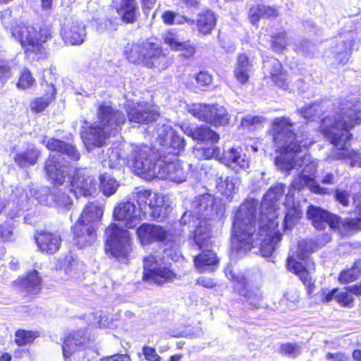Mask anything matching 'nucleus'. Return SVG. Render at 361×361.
Instances as JSON below:
<instances>
[{
  "mask_svg": "<svg viewBox=\"0 0 361 361\" xmlns=\"http://www.w3.org/2000/svg\"><path fill=\"white\" fill-rule=\"evenodd\" d=\"M293 123L288 118L280 117L273 121L274 140L281 154L275 159L276 167L289 173L292 169H302L290 185V188L300 190L305 186L316 194H324L327 188L320 187L315 180L318 164L310 154L300 155L302 147L314 143L307 138L298 140L292 130Z\"/></svg>",
  "mask_w": 361,
  "mask_h": 361,
  "instance_id": "2",
  "label": "nucleus"
},
{
  "mask_svg": "<svg viewBox=\"0 0 361 361\" xmlns=\"http://www.w3.org/2000/svg\"><path fill=\"white\" fill-rule=\"evenodd\" d=\"M226 276L234 281L235 284V289L239 294L245 296L250 305L255 307H259L262 303V295L258 289H248L246 279L244 275H236L233 269L231 267H228L225 269Z\"/></svg>",
  "mask_w": 361,
  "mask_h": 361,
  "instance_id": "14",
  "label": "nucleus"
},
{
  "mask_svg": "<svg viewBox=\"0 0 361 361\" xmlns=\"http://www.w3.org/2000/svg\"><path fill=\"white\" fill-rule=\"evenodd\" d=\"M335 300L343 307H350L353 302V298L348 292H338L335 296Z\"/></svg>",
  "mask_w": 361,
  "mask_h": 361,
  "instance_id": "54",
  "label": "nucleus"
},
{
  "mask_svg": "<svg viewBox=\"0 0 361 361\" xmlns=\"http://www.w3.org/2000/svg\"><path fill=\"white\" fill-rule=\"evenodd\" d=\"M285 192V185L278 183L266 193L262 202V212L257 219L255 207L252 202L243 204L237 211L233 224L231 243L236 250H250L259 245L261 254L271 256L281 240V233L277 230L282 214L276 201Z\"/></svg>",
  "mask_w": 361,
  "mask_h": 361,
  "instance_id": "1",
  "label": "nucleus"
},
{
  "mask_svg": "<svg viewBox=\"0 0 361 361\" xmlns=\"http://www.w3.org/2000/svg\"><path fill=\"white\" fill-rule=\"evenodd\" d=\"M197 282L198 284L206 288H213L216 286L215 282L212 279L207 277H200L197 279Z\"/></svg>",
  "mask_w": 361,
  "mask_h": 361,
  "instance_id": "63",
  "label": "nucleus"
},
{
  "mask_svg": "<svg viewBox=\"0 0 361 361\" xmlns=\"http://www.w3.org/2000/svg\"><path fill=\"white\" fill-rule=\"evenodd\" d=\"M124 54L130 62L147 68H160L165 59L161 48L149 40L128 44Z\"/></svg>",
  "mask_w": 361,
  "mask_h": 361,
  "instance_id": "7",
  "label": "nucleus"
},
{
  "mask_svg": "<svg viewBox=\"0 0 361 361\" xmlns=\"http://www.w3.org/2000/svg\"><path fill=\"white\" fill-rule=\"evenodd\" d=\"M252 69V61L245 54L238 56L234 70L235 79L241 84H245L250 78V73Z\"/></svg>",
  "mask_w": 361,
  "mask_h": 361,
  "instance_id": "33",
  "label": "nucleus"
},
{
  "mask_svg": "<svg viewBox=\"0 0 361 361\" xmlns=\"http://www.w3.org/2000/svg\"><path fill=\"white\" fill-rule=\"evenodd\" d=\"M240 185V180L237 176H229L221 178L216 185L218 191L227 199L231 197Z\"/></svg>",
  "mask_w": 361,
  "mask_h": 361,
  "instance_id": "40",
  "label": "nucleus"
},
{
  "mask_svg": "<svg viewBox=\"0 0 361 361\" xmlns=\"http://www.w3.org/2000/svg\"><path fill=\"white\" fill-rule=\"evenodd\" d=\"M11 75V68L9 63L0 59V83H5Z\"/></svg>",
  "mask_w": 361,
  "mask_h": 361,
  "instance_id": "53",
  "label": "nucleus"
},
{
  "mask_svg": "<svg viewBox=\"0 0 361 361\" xmlns=\"http://www.w3.org/2000/svg\"><path fill=\"white\" fill-rule=\"evenodd\" d=\"M41 86L44 89V96L36 98L30 104L32 111L35 112L44 111L55 98L56 89L53 84L44 82Z\"/></svg>",
  "mask_w": 361,
  "mask_h": 361,
  "instance_id": "32",
  "label": "nucleus"
},
{
  "mask_svg": "<svg viewBox=\"0 0 361 361\" xmlns=\"http://www.w3.org/2000/svg\"><path fill=\"white\" fill-rule=\"evenodd\" d=\"M16 285L22 290L34 295L40 290L41 279L37 271L34 270L28 273L25 278L16 281Z\"/></svg>",
  "mask_w": 361,
  "mask_h": 361,
  "instance_id": "37",
  "label": "nucleus"
},
{
  "mask_svg": "<svg viewBox=\"0 0 361 361\" xmlns=\"http://www.w3.org/2000/svg\"><path fill=\"white\" fill-rule=\"evenodd\" d=\"M37 337L36 332L19 329L15 334V342L19 346L25 345L32 342Z\"/></svg>",
  "mask_w": 361,
  "mask_h": 361,
  "instance_id": "47",
  "label": "nucleus"
},
{
  "mask_svg": "<svg viewBox=\"0 0 361 361\" xmlns=\"http://www.w3.org/2000/svg\"><path fill=\"white\" fill-rule=\"evenodd\" d=\"M288 44V39L284 32H279L272 37L271 47L277 51H282Z\"/></svg>",
  "mask_w": 361,
  "mask_h": 361,
  "instance_id": "52",
  "label": "nucleus"
},
{
  "mask_svg": "<svg viewBox=\"0 0 361 361\" xmlns=\"http://www.w3.org/2000/svg\"><path fill=\"white\" fill-rule=\"evenodd\" d=\"M101 361H131L128 355H114L102 358Z\"/></svg>",
  "mask_w": 361,
  "mask_h": 361,
  "instance_id": "62",
  "label": "nucleus"
},
{
  "mask_svg": "<svg viewBox=\"0 0 361 361\" xmlns=\"http://www.w3.org/2000/svg\"><path fill=\"white\" fill-rule=\"evenodd\" d=\"M46 147L49 150L66 154L73 160L77 161L80 159V154L73 146L66 144L59 140L49 139L46 143Z\"/></svg>",
  "mask_w": 361,
  "mask_h": 361,
  "instance_id": "38",
  "label": "nucleus"
},
{
  "mask_svg": "<svg viewBox=\"0 0 361 361\" xmlns=\"http://www.w3.org/2000/svg\"><path fill=\"white\" fill-rule=\"evenodd\" d=\"M142 353L147 361H160V357L157 355L154 348L144 346L142 348Z\"/></svg>",
  "mask_w": 361,
  "mask_h": 361,
  "instance_id": "57",
  "label": "nucleus"
},
{
  "mask_svg": "<svg viewBox=\"0 0 361 361\" xmlns=\"http://www.w3.org/2000/svg\"><path fill=\"white\" fill-rule=\"evenodd\" d=\"M71 190L76 197L91 196L96 191V183L89 171L79 169L72 178Z\"/></svg>",
  "mask_w": 361,
  "mask_h": 361,
  "instance_id": "16",
  "label": "nucleus"
},
{
  "mask_svg": "<svg viewBox=\"0 0 361 361\" xmlns=\"http://www.w3.org/2000/svg\"><path fill=\"white\" fill-rule=\"evenodd\" d=\"M317 111V106L315 104H312L308 106H305L302 108L300 110V113L302 117L306 119H310L312 116H314Z\"/></svg>",
  "mask_w": 361,
  "mask_h": 361,
  "instance_id": "59",
  "label": "nucleus"
},
{
  "mask_svg": "<svg viewBox=\"0 0 361 361\" xmlns=\"http://www.w3.org/2000/svg\"><path fill=\"white\" fill-rule=\"evenodd\" d=\"M105 235L106 253L119 262H127L132 250L129 232L114 224L106 229Z\"/></svg>",
  "mask_w": 361,
  "mask_h": 361,
  "instance_id": "9",
  "label": "nucleus"
},
{
  "mask_svg": "<svg viewBox=\"0 0 361 361\" xmlns=\"http://www.w3.org/2000/svg\"><path fill=\"white\" fill-rule=\"evenodd\" d=\"M44 194L46 195V197L44 199L42 197L39 198V202L42 204L51 206V204L49 202V200H54V206L57 207L67 208L72 204L71 197L64 192H59L55 195H52L48 193L47 190H44Z\"/></svg>",
  "mask_w": 361,
  "mask_h": 361,
  "instance_id": "42",
  "label": "nucleus"
},
{
  "mask_svg": "<svg viewBox=\"0 0 361 361\" xmlns=\"http://www.w3.org/2000/svg\"><path fill=\"white\" fill-rule=\"evenodd\" d=\"M103 212L102 206L90 202L83 209L77 223L83 225H91L96 229V224L101 220Z\"/></svg>",
  "mask_w": 361,
  "mask_h": 361,
  "instance_id": "28",
  "label": "nucleus"
},
{
  "mask_svg": "<svg viewBox=\"0 0 361 361\" xmlns=\"http://www.w3.org/2000/svg\"><path fill=\"white\" fill-rule=\"evenodd\" d=\"M264 121L262 116L248 115L242 119L241 126L254 130L259 127Z\"/></svg>",
  "mask_w": 361,
  "mask_h": 361,
  "instance_id": "51",
  "label": "nucleus"
},
{
  "mask_svg": "<svg viewBox=\"0 0 361 361\" xmlns=\"http://www.w3.org/2000/svg\"><path fill=\"white\" fill-rule=\"evenodd\" d=\"M196 82L201 86H207L212 81V76L207 72H200L194 76Z\"/></svg>",
  "mask_w": 361,
  "mask_h": 361,
  "instance_id": "58",
  "label": "nucleus"
},
{
  "mask_svg": "<svg viewBox=\"0 0 361 361\" xmlns=\"http://www.w3.org/2000/svg\"><path fill=\"white\" fill-rule=\"evenodd\" d=\"M139 209L131 201L118 204L114 210V217L123 221L128 228L136 226L142 218L149 216L153 219L161 220L171 212V207L166 202V197L152 192L149 190H141L133 193Z\"/></svg>",
  "mask_w": 361,
  "mask_h": 361,
  "instance_id": "5",
  "label": "nucleus"
},
{
  "mask_svg": "<svg viewBox=\"0 0 361 361\" xmlns=\"http://www.w3.org/2000/svg\"><path fill=\"white\" fill-rule=\"evenodd\" d=\"M35 239L38 249L49 255L57 252L61 244V238L59 235L45 231H36Z\"/></svg>",
  "mask_w": 361,
  "mask_h": 361,
  "instance_id": "21",
  "label": "nucleus"
},
{
  "mask_svg": "<svg viewBox=\"0 0 361 361\" xmlns=\"http://www.w3.org/2000/svg\"><path fill=\"white\" fill-rule=\"evenodd\" d=\"M307 216L312 221L313 226L319 230L325 229L327 224L332 228H335L339 223L338 216L313 205L308 207Z\"/></svg>",
  "mask_w": 361,
  "mask_h": 361,
  "instance_id": "20",
  "label": "nucleus"
},
{
  "mask_svg": "<svg viewBox=\"0 0 361 361\" xmlns=\"http://www.w3.org/2000/svg\"><path fill=\"white\" fill-rule=\"evenodd\" d=\"M129 149L126 157V162L137 175L145 176L147 178H169L176 183H182L186 180L188 170L184 169L183 164L176 157L167 161L159 160L158 164H155L154 154L149 147L132 145Z\"/></svg>",
  "mask_w": 361,
  "mask_h": 361,
  "instance_id": "4",
  "label": "nucleus"
},
{
  "mask_svg": "<svg viewBox=\"0 0 361 361\" xmlns=\"http://www.w3.org/2000/svg\"><path fill=\"white\" fill-rule=\"evenodd\" d=\"M291 252L287 260L288 269L296 274L305 286H312L314 284L312 275L314 271V263L309 257L307 243L305 240L299 242Z\"/></svg>",
  "mask_w": 361,
  "mask_h": 361,
  "instance_id": "8",
  "label": "nucleus"
},
{
  "mask_svg": "<svg viewBox=\"0 0 361 361\" xmlns=\"http://www.w3.org/2000/svg\"><path fill=\"white\" fill-rule=\"evenodd\" d=\"M302 352L300 345L295 343H285L280 345L279 353L284 356L295 357Z\"/></svg>",
  "mask_w": 361,
  "mask_h": 361,
  "instance_id": "48",
  "label": "nucleus"
},
{
  "mask_svg": "<svg viewBox=\"0 0 361 361\" xmlns=\"http://www.w3.org/2000/svg\"><path fill=\"white\" fill-rule=\"evenodd\" d=\"M263 70L265 76H269L276 85L282 89L288 88L286 75L282 73V66L279 61L275 58H269L264 61Z\"/></svg>",
  "mask_w": 361,
  "mask_h": 361,
  "instance_id": "24",
  "label": "nucleus"
},
{
  "mask_svg": "<svg viewBox=\"0 0 361 361\" xmlns=\"http://www.w3.org/2000/svg\"><path fill=\"white\" fill-rule=\"evenodd\" d=\"M137 235L142 245H147L155 241L168 240L171 233L162 226L144 224L137 229Z\"/></svg>",
  "mask_w": 361,
  "mask_h": 361,
  "instance_id": "19",
  "label": "nucleus"
},
{
  "mask_svg": "<svg viewBox=\"0 0 361 361\" xmlns=\"http://www.w3.org/2000/svg\"><path fill=\"white\" fill-rule=\"evenodd\" d=\"M101 189L104 194L106 196H110L116 192L118 188L117 181L112 178L110 176L103 174L100 177Z\"/></svg>",
  "mask_w": 361,
  "mask_h": 361,
  "instance_id": "45",
  "label": "nucleus"
},
{
  "mask_svg": "<svg viewBox=\"0 0 361 361\" xmlns=\"http://www.w3.org/2000/svg\"><path fill=\"white\" fill-rule=\"evenodd\" d=\"M114 5L122 20L131 23L136 18V4L135 0H114Z\"/></svg>",
  "mask_w": 361,
  "mask_h": 361,
  "instance_id": "34",
  "label": "nucleus"
},
{
  "mask_svg": "<svg viewBox=\"0 0 361 361\" xmlns=\"http://www.w3.org/2000/svg\"><path fill=\"white\" fill-rule=\"evenodd\" d=\"M61 35L66 44H80L85 36V26L81 23H73L62 30Z\"/></svg>",
  "mask_w": 361,
  "mask_h": 361,
  "instance_id": "30",
  "label": "nucleus"
},
{
  "mask_svg": "<svg viewBox=\"0 0 361 361\" xmlns=\"http://www.w3.org/2000/svg\"><path fill=\"white\" fill-rule=\"evenodd\" d=\"M87 320L90 322V325L94 328H112L114 326L112 319L107 315L102 316L97 314H90Z\"/></svg>",
  "mask_w": 361,
  "mask_h": 361,
  "instance_id": "46",
  "label": "nucleus"
},
{
  "mask_svg": "<svg viewBox=\"0 0 361 361\" xmlns=\"http://www.w3.org/2000/svg\"><path fill=\"white\" fill-rule=\"evenodd\" d=\"M284 206L286 212L283 221V229L286 230L295 226L302 214L299 203L293 200L292 188H290L286 194Z\"/></svg>",
  "mask_w": 361,
  "mask_h": 361,
  "instance_id": "22",
  "label": "nucleus"
},
{
  "mask_svg": "<svg viewBox=\"0 0 361 361\" xmlns=\"http://www.w3.org/2000/svg\"><path fill=\"white\" fill-rule=\"evenodd\" d=\"M279 16V11L276 8L266 5H258L251 8L250 11V18L252 24H255L261 18H272Z\"/></svg>",
  "mask_w": 361,
  "mask_h": 361,
  "instance_id": "41",
  "label": "nucleus"
},
{
  "mask_svg": "<svg viewBox=\"0 0 361 361\" xmlns=\"http://www.w3.org/2000/svg\"><path fill=\"white\" fill-rule=\"evenodd\" d=\"M157 139L161 145L169 146L172 150L170 152L178 155L185 148V140L176 135L175 130L169 125H163L157 129Z\"/></svg>",
  "mask_w": 361,
  "mask_h": 361,
  "instance_id": "18",
  "label": "nucleus"
},
{
  "mask_svg": "<svg viewBox=\"0 0 361 361\" xmlns=\"http://www.w3.org/2000/svg\"><path fill=\"white\" fill-rule=\"evenodd\" d=\"M352 44L350 41L341 42L335 47L336 59L340 63L345 64L349 60Z\"/></svg>",
  "mask_w": 361,
  "mask_h": 361,
  "instance_id": "44",
  "label": "nucleus"
},
{
  "mask_svg": "<svg viewBox=\"0 0 361 361\" xmlns=\"http://www.w3.org/2000/svg\"><path fill=\"white\" fill-rule=\"evenodd\" d=\"M12 34L26 51L42 52V43L46 42L51 37L49 29L44 28L38 30L32 25H19L13 29Z\"/></svg>",
  "mask_w": 361,
  "mask_h": 361,
  "instance_id": "11",
  "label": "nucleus"
},
{
  "mask_svg": "<svg viewBox=\"0 0 361 361\" xmlns=\"http://www.w3.org/2000/svg\"><path fill=\"white\" fill-rule=\"evenodd\" d=\"M361 123V111L356 104L343 108L336 117L326 116L322 121V133L334 145L336 149L333 157L341 160H350L351 167H361V154L348 149L347 142L352 134L350 130Z\"/></svg>",
  "mask_w": 361,
  "mask_h": 361,
  "instance_id": "3",
  "label": "nucleus"
},
{
  "mask_svg": "<svg viewBox=\"0 0 361 361\" xmlns=\"http://www.w3.org/2000/svg\"><path fill=\"white\" fill-rule=\"evenodd\" d=\"M350 194L346 191L337 190L336 192V199L343 206H348L349 204Z\"/></svg>",
  "mask_w": 361,
  "mask_h": 361,
  "instance_id": "60",
  "label": "nucleus"
},
{
  "mask_svg": "<svg viewBox=\"0 0 361 361\" xmlns=\"http://www.w3.org/2000/svg\"><path fill=\"white\" fill-rule=\"evenodd\" d=\"M59 155L49 156L45 163V171L52 182L56 185H61L65 180L66 166H62L59 164Z\"/></svg>",
  "mask_w": 361,
  "mask_h": 361,
  "instance_id": "27",
  "label": "nucleus"
},
{
  "mask_svg": "<svg viewBox=\"0 0 361 361\" xmlns=\"http://www.w3.org/2000/svg\"><path fill=\"white\" fill-rule=\"evenodd\" d=\"M210 237L211 231L207 222L201 221L194 233V240L198 248L202 250L201 254L194 257L195 267L200 272L212 270V267L219 262V259L213 251L204 250V248L209 247Z\"/></svg>",
  "mask_w": 361,
  "mask_h": 361,
  "instance_id": "10",
  "label": "nucleus"
},
{
  "mask_svg": "<svg viewBox=\"0 0 361 361\" xmlns=\"http://www.w3.org/2000/svg\"><path fill=\"white\" fill-rule=\"evenodd\" d=\"M353 271L351 269L343 271L340 274L339 281L342 283H348L357 279L359 278L358 271Z\"/></svg>",
  "mask_w": 361,
  "mask_h": 361,
  "instance_id": "55",
  "label": "nucleus"
},
{
  "mask_svg": "<svg viewBox=\"0 0 361 361\" xmlns=\"http://www.w3.org/2000/svg\"><path fill=\"white\" fill-rule=\"evenodd\" d=\"M221 161L229 166H239L240 169H247L249 166V161L246 156L240 150L231 148L224 153Z\"/></svg>",
  "mask_w": 361,
  "mask_h": 361,
  "instance_id": "36",
  "label": "nucleus"
},
{
  "mask_svg": "<svg viewBox=\"0 0 361 361\" xmlns=\"http://www.w3.org/2000/svg\"><path fill=\"white\" fill-rule=\"evenodd\" d=\"M183 130L186 135L199 141L216 143L219 140V135L207 127L201 126L195 128L186 127Z\"/></svg>",
  "mask_w": 361,
  "mask_h": 361,
  "instance_id": "35",
  "label": "nucleus"
},
{
  "mask_svg": "<svg viewBox=\"0 0 361 361\" xmlns=\"http://www.w3.org/2000/svg\"><path fill=\"white\" fill-rule=\"evenodd\" d=\"M326 359L332 361H349V358L342 353H328Z\"/></svg>",
  "mask_w": 361,
  "mask_h": 361,
  "instance_id": "64",
  "label": "nucleus"
},
{
  "mask_svg": "<svg viewBox=\"0 0 361 361\" xmlns=\"http://www.w3.org/2000/svg\"><path fill=\"white\" fill-rule=\"evenodd\" d=\"M163 39L171 49L184 51L186 57H191L195 51L194 46L190 40L184 41L180 35L173 30L166 31L163 34Z\"/></svg>",
  "mask_w": 361,
  "mask_h": 361,
  "instance_id": "23",
  "label": "nucleus"
},
{
  "mask_svg": "<svg viewBox=\"0 0 361 361\" xmlns=\"http://www.w3.org/2000/svg\"><path fill=\"white\" fill-rule=\"evenodd\" d=\"M73 243L80 248L90 245L96 238V229L91 225L75 223L72 227Z\"/></svg>",
  "mask_w": 361,
  "mask_h": 361,
  "instance_id": "25",
  "label": "nucleus"
},
{
  "mask_svg": "<svg viewBox=\"0 0 361 361\" xmlns=\"http://www.w3.org/2000/svg\"><path fill=\"white\" fill-rule=\"evenodd\" d=\"M35 82V79L32 76L31 73L28 69L24 68L19 78V80L17 83V87L18 89H27L30 88Z\"/></svg>",
  "mask_w": 361,
  "mask_h": 361,
  "instance_id": "50",
  "label": "nucleus"
},
{
  "mask_svg": "<svg viewBox=\"0 0 361 361\" xmlns=\"http://www.w3.org/2000/svg\"><path fill=\"white\" fill-rule=\"evenodd\" d=\"M126 118L123 114L115 110L107 103L100 104L98 108L97 121L90 127L89 130L82 131L81 137L88 150L91 147L102 146L111 133L123 124Z\"/></svg>",
  "mask_w": 361,
  "mask_h": 361,
  "instance_id": "6",
  "label": "nucleus"
},
{
  "mask_svg": "<svg viewBox=\"0 0 361 361\" xmlns=\"http://www.w3.org/2000/svg\"><path fill=\"white\" fill-rule=\"evenodd\" d=\"M123 153L117 149H111L108 151L109 166L111 168L116 167L121 160Z\"/></svg>",
  "mask_w": 361,
  "mask_h": 361,
  "instance_id": "56",
  "label": "nucleus"
},
{
  "mask_svg": "<svg viewBox=\"0 0 361 361\" xmlns=\"http://www.w3.org/2000/svg\"><path fill=\"white\" fill-rule=\"evenodd\" d=\"M12 235V231L7 225H0V238L4 240H7L11 238Z\"/></svg>",
  "mask_w": 361,
  "mask_h": 361,
  "instance_id": "61",
  "label": "nucleus"
},
{
  "mask_svg": "<svg viewBox=\"0 0 361 361\" xmlns=\"http://www.w3.org/2000/svg\"><path fill=\"white\" fill-rule=\"evenodd\" d=\"M214 200V197L209 194L200 196L192 202V214L197 219L202 216L203 219H206L213 210Z\"/></svg>",
  "mask_w": 361,
  "mask_h": 361,
  "instance_id": "29",
  "label": "nucleus"
},
{
  "mask_svg": "<svg viewBox=\"0 0 361 361\" xmlns=\"http://www.w3.org/2000/svg\"><path fill=\"white\" fill-rule=\"evenodd\" d=\"M127 114L129 121L136 123L151 122L158 116L156 108L145 102H140L136 104L128 103Z\"/></svg>",
  "mask_w": 361,
  "mask_h": 361,
  "instance_id": "15",
  "label": "nucleus"
},
{
  "mask_svg": "<svg viewBox=\"0 0 361 361\" xmlns=\"http://www.w3.org/2000/svg\"><path fill=\"white\" fill-rule=\"evenodd\" d=\"M354 204L355 207V212L357 214L355 219H346L343 221H341L339 219V223L337 226L334 228L343 235H349L353 232H356L360 230V222L361 221V195L355 196L354 199Z\"/></svg>",
  "mask_w": 361,
  "mask_h": 361,
  "instance_id": "26",
  "label": "nucleus"
},
{
  "mask_svg": "<svg viewBox=\"0 0 361 361\" xmlns=\"http://www.w3.org/2000/svg\"><path fill=\"white\" fill-rule=\"evenodd\" d=\"M91 338L87 329H80L71 332L65 338L63 345V353L67 359L73 353L86 348Z\"/></svg>",
  "mask_w": 361,
  "mask_h": 361,
  "instance_id": "17",
  "label": "nucleus"
},
{
  "mask_svg": "<svg viewBox=\"0 0 361 361\" xmlns=\"http://www.w3.org/2000/svg\"><path fill=\"white\" fill-rule=\"evenodd\" d=\"M188 110L197 118L215 126H224L229 121L228 113L222 106L192 104Z\"/></svg>",
  "mask_w": 361,
  "mask_h": 361,
  "instance_id": "13",
  "label": "nucleus"
},
{
  "mask_svg": "<svg viewBox=\"0 0 361 361\" xmlns=\"http://www.w3.org/2000/svg\"><path fill=\"white\" fill-rule=\"evenodd\" d=\"M161 19L165 24L167 25H182L188 23L190 25L195 24V20L181 16L179 13L171 11H166L161 15Z\"/></svg>",
  "mask_w": 361,
  "mask_h": 361,
  "instance_id": "43",
  "label": "nucleus"
},
{
  "mask_svg": "<svg viewBox=\"0 0 361 361\" xmlns=\"http://www.w3.org/2000/svg\"><path fill=\"white\" fill-rule=\"evenodd\" d=\"M39 154L40 152L35 147V145L29 144L25 151L16 154L13 160L20 167L25 168L35 165L37 162Z\"/></svg>",
  "mask_w": 361,
  "mask_h": 361,
  "instance_id": "31",
  "label": "nucleus"
},
{
  "mask_svg": "<svg viewBox=\"0 0 361 361\" xmlns=\"http://www.w3.org/2000/svg\"><path fill=\"white\" fill-rule=\"evenodd\" d=\"M215 25L216 18L212 11H206L198 15L197 28L202 35L210 34Z\"/></svg>",
  "mask_w": 361,
  "mask_h": 361,
  "instance_id": "39",
  "label": "nucleus"
},
{
  "mask_svg": "<svg viewBox=\"0 0 361 361\" xmlns=\"http://www.w3.org/2000/svg\"><path fill=\"white\" fill-rule=\"evenodd\" d=\"M143 279L161 285L177 279V274L162 262V259L149 255L143 260Z\"/></svg>",
  "mask_w": 361,
  "mask_h": 361,
  "instance_id": "12",
  "label": "nucleus"
},
{
  "mask_svg": "<svg viewBox=\"0 0 361 361\" xmlns=\"http://www.w3.org/2000/svg\"><path fill=\"white\" fill-rule=\"evenodd\" d=\"M195 155L202 159H216L221 160V150L219 147L215 146L197 149L195 151Z\"/></svg>",
  "mask_w": 361,
  "mask_h": 361,
  "instance_id": "49",
  "label": "nucleus"
}]
</instances>
